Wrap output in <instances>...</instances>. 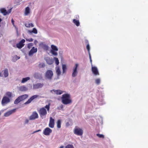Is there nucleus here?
Here are the masks:
<instances>
[{"instance_id":"2","label":"nucleus","mask_w":148,"mask_h":148,"mask_svg":"<svg viewBox=\"0 0 148 148\" xmlns=\"http://www.w3.org/2000/svg\"><path fill=\"white\" fill-rule=\"evenodd\" d=\"M61 99L62 102L64 104L67 105L72 103V100L69 94H66L63 95Z\"/></svg>"},{"instance_id":"48","label":"nucleus","mask_w":148,"mask_h":148,"mask_svg":"<svg viewBox=\"0 0 148 148\" xmlns=\"http://www.w3.org/2000/svg\"><path fill=\"white\" fill-rule=\"evenodd\" d=\"M64 147L63 146H61L59 148H64Z\"/></svg>"},{"instance_id":"18","label":"nucleus","mask_w":148,"mask_h":148,"mask_svg":"<svg viewBox=\"0 0 148 148\" xmlns=\"http://www.w3.org/2000/svg\"><path fill=\"white\" fill-rule=\"evenodd\" d=\"M30 12V10L29 7H27L25 8V15H28Z\"/></svg>"},{"instance_id":"5","label":"nucleus","mask_w":148,"mask_h":148,"mask_svg":"<svg viewBox=\"0 0 148 148\" xmlns=\"http://www.w3.org/2000/svg\"><path fill=\"white\" fill-rule=\"evenodd\" d=\"M38 117V114L36 111L33 112L32 115L29 116L30 120H34Z\"/></svg>"},{"instance_id":"17","label":"nucleus","mask_w":148,"mask_h":148,"mask_svg":"<svg viewBox=\"0 0 148 148\" xmlns=\"http://www.w3.org/2000/svg\"><path fill=\"white\" fill-rule=\"evenodd\" d=\"M53 91L55 94L57 95H61L62 94L63 92V91L60 90H55L54 89L53 90H51V91Z\"/></svg>"},{"instance_id":"35","label":"nucleus","mask_w":148,"mask_h":148,"mask_svg":"<svg viewBox=\"0 0 148 148\" xmlns=\"http://www.w3.org/2000/svg\"><path fill=\"white\" fill-rule=\"evenodd\" d=\"M96 135L99 138H104V136L102 134H96Z\"/></svg>"},{"instance_id":"25","label":"nucleus","mask_w":148,"mask_h":148,"mask_svg":"<svg viewBox=\"0 0 148 148\" xmlns=\"http://www.w3.org/2000/svg\"><path fill=\"white\" fill-rule=\"evenodd\" d=\"M46 62L47 63L49 64H51L53 63V60L50 58L47 59L46 60Z\"/></svg>"},{"instance_id":"39","label":"nucleus","mask_w":148,"mask_h":148,"mask_svg":"<svg viewBox=\"0 0 148 148\" xmlns=\"http://www.w3.org/2000/svg\"><path fill=\"white\" fill-rule=\"evenodd\" d=\"M33 45V44L32 43H30L28 44L27 47L30 49Z\"/></svg>"},{"instance_id":"6","label":"nucleus","mask_w":148,"mask_h":148,"mask_svg":"<svg viewBox=\"0 0 148 148\" xmlns=\"http://www.w3.org/2000/svg\"><path fill=\"white\" fill-rule=\"evenodd\" d=\"M78 66V64H75V66L73 69V73L72 74V76L73 77H76L77 74V68Z\"/></svg>"},{"instance_id":"19","label":"nucleus","mask_w":148,"mask_h":148,"mask_svg":"<svg viewBox=\"0 0 148 148\" xmlns=\"http://www.w3.org/2000/svg\"><path fill=\"white\" fill-rule=\"evenodd\" d=\"M19 90L21 91H25L27 90V88L24 86H22L19 87Z\"/></svg>"},{"instance_id":"44","label":"nucleus","mask_w":148,"mask_h":148,"mask_svg":"<svg viewBox=\"0 0 148 148\" xmlns=\"http://www.w3.org/2000/svg\"><path fill=\"white\" fill-rule=\"evenodd\" d=\"M12 21V25L14 26V21L13 20V19H12V21Z\"/></svg>"},{"instance_id":"15","label":"nucleus","mask_w":148,"mask_h":148,"mask_svg":"<svg viewBox=\"0 0 148 148\" xmlns=\"http://www.w3.org/2000/svg\"><path fill=\"white\" fill-rule=\"evenodd\" d=\"M92 71L93 73L95 75H99V74L97 67L92 66Z\"/></svg>"},{"instance_id":"13","label":"nucleus","mask_w":148,"mask_h":148,"mask_svg":"<svg viewBox=\"0 0 148 148\" xmlns=\"http://www.w3.org/2000/svg\"><path fill=\"white\" fill-rule=\"evenodd\" d=\"M49 126L51 128H53L54 125V119L51 117L50 118V121L49 124Z\"/></svg>"},{"instance_id":"7","label":"nucleus","mask_w":148,"mask_h":148,"mask_svg":"<svg viewBox=\"0 0 148 148\" xmlns=\"http://www.w3.org/2000/svg\"><path fill=\"white\" fill-rule=\"evenodd\" d=\"M52 132V130L49 127L46 128L43 131V134L46 136H48Z\"/></svg>"},{"instance_id":"37","label":"nucleus","mask_w":148,"mask_h":148,"mask_svg":"<svg viewBox=\"0 0 148 148\" xmlns=\"http://www.w3.org/2000/svg\"><path fill=\"white\" fill-rule=\"evenodd\" d=\"M51 52L52 54L54 55L57 56L58 55V53L55 51L51 50Z\"/></svg>"},{"instance_id":"38","label":"nucleus","mask_w":148,"mask_h":148,"mask_svg":"<svg viewBox=\"0 0 148 148\" xmlns=\"http://www.w3.org/2000/svg\"><path fill=\"white\" fill-rule=\"evenodd\" d=\"M32 32L35 34H37L38 32L37 29L35 28H34L32 30Z\"/></svg>"},{"instance_id":"28","label":"nucleus","mask_w":148,"mask_h":148,"mask_svg":"<svg viewBox=\"0 0 148 148\" xmlns=\"http://www.w3.org/2000/svg\"><path fill=\"white\" fill-rule=\"evenodd\" d=\"M73 22L77 26H79V23L78 20H76L75 19H74L73 20Z\"/></svg>"},{"instance_id":"30","label":"nucleus","mask_w":148,"mask_h":148,"mask_svg":"<svg viewBox=\"0 0 148 148\" xmlns=\"http://www.w3.org/2000/svg\"><path fill=\"white\" fill-rule=\"evenodd\" d=\"M51 47L52 48V50H53L56 51H58V49L57 48V47L55 45H51Z\"/></svg>"},{"instance_id":"9","label":"nucleus","mask_w":148,"mask_h":148,"mask_svg":"<svg viewBox=\"0 0 148 148\" xmlns=\"http://www.w3.org/2000/svg\"><path fill=\"white\" fill-rule=\"evenodd\" d=\"M38 95H35L32 96L25 103V104L29 103L31 102L36 98H38Z\"/></svg>"},{"instance_id":"12","label":"nucleus","mask_w":148,"mask_h":148,"mask_svg":"<svg viewBox=\"0 0 148 148\" xmlns=\"http://www.w3.org/2000/svg\"><path fill=\"white\" fill-rule=\"evenodd\" d=\"M37 51V49L36 48H35L34 47H33L29 51L28 55L29 56H32L34 53H36Z\"/></svg>"},{"instance_id":"40","label":"nucleus","mask_w":148,"mask_h":148,"mask_svg":"<svg viewBox=\"0 0 148 148\" xmlns=\"http://www.w3.org/2000/svg\"><path fill=\"white\" fill-rule=\"evenodd\" d=\"M96 83L98 84L100 83V79H97L95 80Z\"/></svg>"},{"instance_id":"3","label":"nucleus","mask_w":148,"mask_h":148,"mask_svg":"<svg viewBox=\"0 0 148 148\" xmlns=\"http://www.w3.org/2000/svg\"><path fill=\"white\" fill-rule=\"evenodd\" d=\"M74 133L77 136H82L83 133V130L77 126H76L73 130Z\"/></svg>"},{"instance_id":"33","label":"nucleus","mask_w":148,"mask_h":148,"mask_svg":"<svg viewBox=\"0 0 148 148\" xmlns=\"http://www.w3.org/2000/svg\"><path fill=\"white\" fill-rule=\"evenodd\" d=\"M25 25L26 27H33L34 26V25L32 23H29L28 25L26 24Z\"/></svg>"},{"instance_id":"41","label":"nucleus","mask_w":148,"mask_h":148,"mask_svg":"<svg viewBox=\"0 0 148 148\" xmlns=\"http://www.w3.org/2000/svg\"><path fill=\"white\" fill-rule=\"evenodd\" d=\"M64 106L62 105H61L58 108V110H61L63 108Z\"/></svg>"},{"instance_id":"14","label":"nucleus","mask_w":148,"mask_h":148,"mask_svg":"<svg viewBox=\"0 0 148 148\" xmlns=\"http://www.w3.org/2000/svg\"><path fill=\"white\" fill-rule=\"evenodd\" d=\"M16 109H13L11 110H10L6 112L4 114V116L5 117L8 116L13 113L14 112L16 111Z\"/></svg>"},{"instance_id":"27","label":"nucleus","mask_w":148,"mask_h":148,"mask_svg":"<svg viewBox=\"0 0 148 148\" xmlns=\"http://www.w3.org/2000/svg\"><path fill=\"white\" fill-rule=\"evenodd\" d=\"M29 79L30 78L29 77L23 78L21 81V83H24L27 81L28 80H29Z\"/></svg>"},{"instance_id":"16","label":"nucleus","mask_w":148,"mask_h":148,"mask_svg":"<svg viewBox=\"0 0 148 148\" xmlns=\"http://www.w3.org/2000/svg\"><path fill=\"white\" fill-rule=\"evenodd\" d=\"M43 83H38L34 85L33 88L35 89H38L42 88L43 86Z\"/></svg>"},{"instance_id":"8","label":"nucleus","mask_w":148,"mask_h":148,"mask_svg":"<svg viewBox=\"0 0 148 148\" xmlns=\"http://www.w3.org/2000/svg\"><path fill=\"white\" fill-rule=\"evenodd\" d=\"M25 41V40L24 39H23L22 40L18 43L16 44V47L18 49H21L24 45V43Z\"/></svg>"},{"instance_id":"4","label":"nucleus","mask_w":148,"mask_h":148,"mask_svg":"<svg viewBox=\"0 0 148 148\" xmlns=\"http://www.w3.org/2000/svg\"><path fill=\"white\" fill-rule=\"evenodd\" d=\"M53 75V71L51 70H47L45 73V77L49 80L51 79Z\"/></svg>"},{"instance_id":"43","label":"nucleus","mask_w":148,"mask_h":148,"mask_svg":"<svg viewBox=\"0 0 148 148\" xmlns=\"http://www.w3.org/2000/svg\"><path fill=\"white\" fill-rule=\"evenodd\" d=\"M86 48L89 52V51H90V47L89 45L88 44L87 45Z\"/></svg>"},{"instance_id":"22","label":"nucleus","mask_w":148,"mask_h":148,"mask_svg":"<svg viewBox=\"0 0 148 148\" xmlns=\"http://www.w3.org/2000/svg\"><path fill=\"white\" fill-rule=\"evenodd\" d=\"M62 69L63 73H66L67 70V68L65 64H63L62 65Z\"/></svg>"},{"instance_id":"31","label":"nucleus","mask_w":148,"mask_h":148,"mask_svg":"<svg viewBox=\"0 0 148 148\" xmlns=\"http://www.w3.org/2000/svg\"><path fill=\"white\" fill-rule=\"evenodd\" d=\"M45 66V64L44 63H40L38 65V67L39 68H43Z\"/></svg>"},{"instance_id":"45","label":"nucleus","mask_w":148,"mask_h":148,"mask_svg":"<svg viewBox=\"0 0 148 148\" xmlns=\"http://www.w3.org/2000/svg\"><path fill=\"white\" fill-rule=\"evenodd\" d=\"M41 130H36V131H34L33 133H36L37 132H39V131H41Z\"/></svg>"},{"instance_id":"42","label":"nucleus","mask_w":148,"mask_h":148,"mask_svg":"<svg viewBox=\"0 0 148 148\" xmlns=\"http://www.w3.org/2000/svg\"><path fill=\"white\" fill-rule=\"evenodd\" d=\"M26 40L27 41H28L29 42H32L33 40V39L32 38L26 39Z\"/></svg>"},{"instance_id":"1","label":"nucleus","mask_w":148,"mask_h":148,"mask_svg":"<svg viewBox=\"0 0 148 148\" xmlns=\"http://www.w3.org/2000/svg\"><path fill=\"white\" fill-rule=\"evenodd\" d=\"M51 104L49 103L48 105H46L45 107L40 108L38 110V112L41 118L42 119L44 117H45L47 114V110L49 112L50 110Z\"/></svg>"},{"instance_id":"47","label":"nucleus","mask_w":148,"mask_h":148,"mask_svg":"<svg viewBox=\"0 0 148 148\" xmlns=\"http://www.w3.org/2000/svg\"><path fill=\"white\" fill-rule=\"evenodd\" d=\"M89 57H90V61L91 63L92 61L91 59V57L90 55V53H89Z\"/></svg>"},{"instance_id":"36","label":"nucleus","mask_w":148,"mask_h":148,"mask_svg":"<svg viewBox=\"0 0 148 148\" xmlns=\"http://www.w3.org/2000/svg\"><path fill=\"white\" fill-rule=\"evenodd\" d=\"M65 148H74L73 146L72 145H68L65 146Z\"/></svg>"},{"instance_id":"46","label":"nucleus","mask_w":148,"mask_h":148,"mask_svg":"<svg viewBox=\"0 0 148 148\" xmlns=\"http://www.w3.org/2000/svg\"><path fill=\"white\" fill-rule=\"evenodd\" d=\"M29 122V120L28 119H26L25 120V123H27Z\"/></svg>"},{"instance_id":"34","label":"nucleus","mask_w":148,"mask_h":148,"mask_svg":"<svg viewBox=\"0 0 148 148\" xmlns=\"http://www.w3.org/2000/svg\"><path fill=\"white\" fill-rule=\"evenodd\" d=\"M54 59L55 60V63L57 65H58L59 63V61L58 58H54Z\"/></svg>"},{"instance_id":"24","label":"nucleus","mask_w":148,"mask_h":148,"mask_svg":"<svg viewBox=\"0 0 148 148\" xmlns=\"http://www.w3.org/2000/svg\"><path fill=\"white\" fill-rule=\"evenodd\" d=\"M21 101V100L19 97H18L14 101V103L16 104H17Z\"/></svg>"},{"instance_id":"23","label":"nucleus","mask_w":148,"mask_h":148,"mask_svg":"<svg viewBox=\"0 0 148 148\" xmlns=\"http://www.w3.org/2000/svg\"><path fill=\"white\" fill-rule=\"evenodd\" d=\"M3 74L5 77H7L8 76V72L7 69H5L4 70Z\"/></svg>"},{"instance_id":"20","label":"nucleus","mask_w":148,"mask_h":148,"mask_svg":"<svg viewBox=\"0 0 148 148\" xmlns=\"http://www.w3.org/2000/svg\"><path fill=\"white\" fill-rule=\"evenodd\" d=\"M41 76V75L38 73H36L34 75V77L35 78L38 79Z\"/></svg>"},{"instance_id":"26","label":"nucleus","mask_w":148,"mask_h":148,"mask_svg":"<svg viewBox=\"0 0 148 148\" xmlns=\"http://www.w3.org/2000/svg\"><path fill=\"white\" fill-rule=\"evenodd\" d=\"M56 73L58 75V76H59L61 74V71L60 70V68L59 67H57L56 68Z\"/></svg>"},{"instance_id":"10","label":"nucleus","mask_w":148,"mask_h":148,"mask_svg":"<svg viewBox=\"0 0 148 148\" xmlns=\"http://www.w3.org/2000/svg\"><path fill=\"white\" fill-rule=\"evenodd\" d=\"M0 11L5 16L10 13L11 10L10 9L8 11H7L5 8H1L0 10Z\"/></svg>"},{"instance_id":"29","label":"nucleus","mask_w":148,"mask_h":148,"mask_svg":"<svg viewBox=\"0 0 148 148\" xmlns=\"http://www.w3.org/2000/svg\"><path fill=\"white\" fill-rule=\"evenodd\" d=\"M57 127L58 128H60L61 126V121L60 120H58L57 122Z\"/></svg>"},{"instance_id":"32","label":"nucleus","mask_w":148,"mask_h":148,"mask_svg":"<svg viewBox=\"0 0 148 148\" xmlns=\"http://www.w3.org/2000/svg\"><path fill=\"white\" fill-rule=\"evenodd\" d=\"M6 95L9 97L10 98L12 97V93L9 92H7L6 93Z\"/></svg>"},{"instance_id":"11","label":"nucleus","mask_w":148,"mask_h":148,"mask_svg":"<svg viewBox=\"0 0 148 148\" xmlns=\"http://www.w3.org/2000/svg\"><path fill=\"white\" fill-rule=\"evenodd\" d=\"M10 99L6 96L4 97L2 99L1 103L3 105L7 104L10 102Z\"/></svg>"},{"instance_id":"21","label":"nucleus","mask_w":148,"mask_h":148,"mask_svg":"<svg viewBox=\"0 0 148 148\" xmlns=\"http://www.w3.org/2000/svg\"><path fill=\"white\" fill-rule=\"evenodd\" d=\"M19 97H20L21 101H22L27 98L28 97V95H27L25 94L21 95Z\"/></svg>"}]
</instances>
